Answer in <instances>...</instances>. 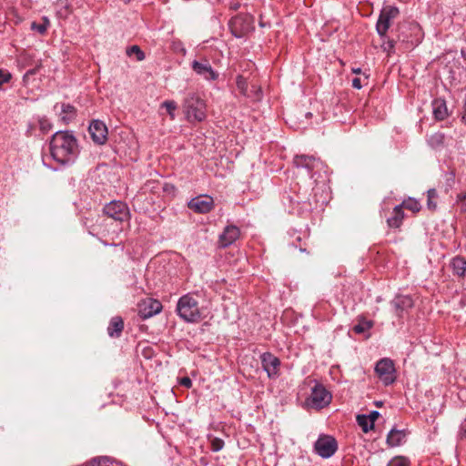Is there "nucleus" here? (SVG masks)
<instances>
[{
	"label": "nucleus",
	"instance_id": "nucleus-1",
	"mask_svg": "<svg viewBox=\"0 0 466 466\" xmlns=\"http://www.w3.org/2000/svg\"><path fill=\"white\" fill-rule=\"evenodd\" d=\"M78 145L75 136L69 131L56 132L50 141V154L60 165L73 164L78 156Z\"/></svg>",
	"mask_w": 466,
	"mask_h": 466
},
{
	"label": "nucleus",
	"instance_id": "nucleus-2",
	"mask_svg": "<svg viewBox=\"0 0 466 466\" xmlns=\"http://www.w3.org/2000/svg\"><path fill=\"white\" fill-rule=\"evenodd\" d=\"M293 163L298 168H305L315 182L318 183L320 179V182L325 184L328 180V167L319 158L308 155H297L293 159Z\"/></svg>",
	"mask_w": 466,
	"mask_h": 466
},
{
	"label": "nucleus",
	"instance_id": "nucleus-3",
	"mask_svg": "<svg viewBox=\"0 0 466 466\" xmlns=\"http://www.w3.org/2000/svg\"><path fill=\"white\" fill-rule=\"evenodd\" d=\"M198 297V294L187 293L178 299L176 311L184 321L197 323L201 320Z\"/></svg>",
	"mask_w": 466,
	"mask_h": 466
},
{
	"label": "nucleus",
	"instance_id": "nucleus-4",
	"mask_svg": "<svg viewBox=\"0 0 466 466\" xmlns=\"http://www.w3.org/2000/svg\"><path fill=\"white\" fill-rule=\"evenodd\" d=\"M183 107L189 121L201 122L206 118V104L196 93L187 94Z\"/></svg>",
	"mask_w": 466,
	"mask_h": 466
},
{
	"label": "nucleus",
	"instance_id": "nucleus-5",
	"mask_svg": "<svg viewBox=\"0 0 466 466\" xmlns=\"http://www.w3.org/2000/svg\"><path fill=\"white\" fill-rule=\"evenodd\" d=\"M375 372L384 386L391 385L396 380L394 362L388 358L380 360L375 366Z\"/></svg>",
	"mask_w": 466,
	"mask_h": 466
},
{
	"label": "nucleus",
	"instance_id": "nucleus-6",
	"mask_svg": "<svg viewBox=\"0 0 466 466\" xmlns=\"http://www.w3.org/2000/svg\"><path fill=\"white\" fill-rule=\"evenodd\" d=\"M399 14V8L393 5H386L381 9L376 24V30L380 37H386L391 21L395 19Z\"/></svg>",
	"mask_w": 466,
	"mask_h": 466
},
{
	"label": "nucleus",
	"instance_id": "nucleus-7",
	"mask_svg": "<svg viewBox=\"0 0 466 466\" xmlns=\"http://www.w3.org/2000/svg\"><path fill=\"white\" fill-rule=\"evenodd\" d=\"M104 213L116 220V221H127L130 218V212L127 205L120 200H113L106 204L103 208Z\"/></svg>",
	"mask_w": 466,
	"mask_h": 466
},
{
	"label": "nucleus",
	"instance_id": "nucleus-8",
	"mask_svg": "<svg viewBox=\"0 0 466 466\" xmlns=\"http://www.w3.org/2000/svg\"><path fill=\"white\" fill-rule=\"evenodd\" d=\"M316 453L323 459L330 458L338 450L335 438L329 435H320L314 444Z\"/></svg>",
	"mask_w": 466,
	"mask_h": 466
},
{
	"label": "nucleus",
	"instance_id": "nucleus-9",
	"mask_svg": "<svg viewBox=\"0 0 466 466\" xmlns=\"http://www.w3.org/2000/svg\"><path fill=\"white\" fill-rule=\"evenodd\" d=\"M332 400L331 393L322 385L317 383L312 389L309 400L311 408H326Z\"/></svg>",
	"mask_w": 466,
	"mask_h": 466
},
{
	"label": "nucleus",
	"instance_id": "nucleus-10",
	"mask_svg": "<svg viewBox=\"0 0 466 466\" xmlns=\"http://www.w3.org/2000/svg\"><path fill=\"white\" fill-rule=\"evenodd\" d=\"M191 68L200 77L207 81H215L218 78V73L215 71L207 58L193 60Z\"/></svg>",
	"mask_w": 466,
	"mask_h": 466
},
{
	"label": "nucleus",
	"instance_id": "nucleus-11",
	"mask_svg": "<svg viewBox=\"0 0 466 466\" xmlns=\"http://www.w3.org/2000/svg\"><path fill=\"white\" fill-rule=\"evenodd\" d=\"M188 208L197 213L206 214L214 208V200L210 196L201 195L192 198Z\"/></svg>",
	"mask_w": 466,
	"mask_h": 466
},
{
	"label": "nucleus",
	"instance_id": "nucleus-12",
	"mask_svg": "<svg viewBox=\"0 0 466 466\" xmlns=\"http://www.w3.org/2000/svg\"><path fill=\"white\" fill-rule=\"evenodd\" d=\"M261 364L268 378L272 379L279 376L280 361L275 355L269 352L263 353L261 355Z\"/></svg>",
	"mask_w": 466,
	"mask_h": 466
},
{
	"label": "nucleus",
	"instance_id": "nucleus-13",
	"mask_svg": "<svg viewBox=\"0 0 466 466\" xmlns=\"http://www.w3.org/2000/svg\"><path fill=\"white\" fill-rule=\"evenodd\" d=\"M92 140L97 145H103L107 139V127L100 120H93L88 127Z\"/></svg>",
	"mask_w": 466,
	"mask_h": 466
},
{
	"label": "nucleus",
	"instance_id": "nucleus-14",
	"mask_svg": "<svg viewBox=\"0 0 466 466\" xmlns=\"http://www.w3.org/2000/svg\"><path fill=\"white\" fill-rule=\"evenodd\" d=\"M138 314L143 319H148L152 316L159 313L162 309L161 303L153 299H145L142 303L138 305Z\"/></svg>",
	"mask_w": 466,
	"mask_h": 466
},
{
	"label": "nucleus",
	"instance_id": "nucleus-15",
	"mask_svg": "<svg viewBox=\"0 0 466 466\" xmlns=\"http://www.w3.org/2000/svg\"><path fill=\"white\" fill-rule=\"evenodd\" d=\"M239 228L235 225H228L219 235L218 245L220 248H227L232 245L239 238Z\"/></svg>",
	"mask_w": 466,
	"mask_h": 466
},
{
	"label": "nucleus",
	"instance_id": "nucleus-16",
	"mask_svg": "<svg viewBox=\"0 0 466 466\" xmlns=\"http://www.w3.org/2000/svg\"><path fill=\"white\" fill-rule=\"evenodd\" d=\"M249 25L248 18L241 15L233 17L229 22L231 32L238 38L242 37L248 31Z\"/></svg>",
	"mask_w": 466,
	"mask_h": 466
},
{
	"label": "nucleus",
	"instance_id": "nucleus-17",
	"mask_svg": "<svg viewBox=\"0 0 466 466\" xmlns=\"http://www.w3.org/2000/svg\"><path fill=\"white\" fill-rule=\"evenodd\" d=\"M394 309V313L398 318H401L403 313L413 307V300L410 296H396L390 302Z\"/></svg>",
	"mask_w": 466,
	"mask_h": 466
},
{
	"label": "nucleus",
	"instance_id": "nucleus-18",
	"mask_svg": "<svg viewBox=\"0 0 466 466\" xmlns=\"http://www.w3.org/2000/svg\"><path fill=\"white\" fill-rule=\"evenodd\" d=\"M431 106L432 113L436 120H444L448 116V108L444 99L435 98Z\"/></svg>",
	"mask_w": 466,
	"mask_h": 466
},
{
	"label": "nucleus",
	"instance_id": "nucleus-19",
	"mask_svg": "<svg viewBox=\"0 0 466 466\" xmlns=\"http://www.w3.org/2000/svg\"><path fill=\"white\" fill-rule=\"evenodd\" d=\"M407 436L405 430H397L392 428L387 435V443L390 447H396L400 445Z\"/></svg>",
	"mask_w": 466,
	"mask_h": 466
},
{
	"label": "nucleus",
	"instance_id": "nucleus-20",
	"mask_svg": "<svg viewBox=\"0 0 466 466\" xmlns=\"http://www.w3.org/2000/svg\"><path fill=\"white\" fill-rule=\"evenodd\" d=\"M124 329V322L120 317H114L107 328V332L110 337H119Z\"/></svg>",
	"mask_w": 466,
	"mask_h": 466
},
{
	"label": "nucleus",
	"instance_id": "nucleus-21",
	"mask_svg": "<svg viewBox=\"0 0 466 466\" xmlns=\"http://www.w3.org/2000/svg\"><path fill=\"white\" fill-rule=\"evenodd\" d=\"M404 218V213L401 206H396L393 209L392 216L387 219L388 225L390 228H399Z\"/></svg>",
	"mask_w": 466,
	"mask_h": 466
},
{
	"label": "nucleus",
	"instance_id": "nucleus-22",
	"mask_svg": "<svg viewBox=\"0 0 466 466\" xmlns=\"http://www.w3.org/2000/svg\"><path fill=\"white\" fill-rule=\"evenodd\" d=\"M451 268L454 274L462 277L466 272V259L462 257H455L451 260Z\"/></svg>",
	"mask_w": 466,
	"mask_h": 466
},
{
	"label": "nucleus",
	"instance_id": "nucleus-23",
	"mask_svg": "<svg viewBox=\"0 0 466 466\" xmlns=\"http://www.w3.org/2000/svg\"><path fill=\"white\" fill-rule=\"evenodd\" d=\"M76 116V108L70 104H62L61 106V120L65 123H69Z\"/></svg>",
	"mask_w": 466,
	"mask_h": 466
},
{
	"label": "nucleus",
	"instance_id": "nucleus-24",
	"mask_svg": "<svg viewBox=\"0 0 466 466\" xmlns=\"http://www.w3.org/2000/svg\"><path fill=\"white\" fill-rule=\"evenodd\" d=\"M356 420L364 433H368L374 429L373 422L366 414H358Z\"/></svg>",
	"mask_w": 466,
	"mask_h": 466
},
{
	"label": "nucleus",
	"instance_id": "nucleus-25",
	"mask_svg": "<svg viewBox=\"0 0 466 466\" xmlns=\"http://www.w3.org/2000/svg\"><path fill=\"white\" fill-rule=\"evenodd\" d=\"M427 141H428V144L430 145V147L437 149V148L443 147L444 141H445V136L443 133L436 132V133L431 135L428 137Z\"/></svg>",
	"mask_w": 466,
	"mask_h": 466
},
{
	"label": "nucleus",
	"instance_id": "nucleus-26",
	"mask_svg": "<svg viewBox=\"0 0 466 466\" xmlns=\"http://www.w3.org/2000/svg\"><path fill=\"white\" fill-rule=\"evenodd\" d=\"M126 54L129 57L135 56L137 61H143L146 57L145 53L142 51V49L136 45L127 47L126 50Z\"/></svg>",
	"mask_w": 466,
	"mask_h": 466
},
{
	"label": "nucleus",
	"instance_id": "nucleus-27",
	"mask_svg": "<svg viewBox=\"0 0 466 466\" xmlns=\"http://www.w3.org/2000/svg\"><path fill=\"white\" fill-rule=\"evenodd\" d=\"M236 84L241 95L244 96H250L248 93V84L243 76H237Z\"/></svg>",
	"mask_w": 466,
	"mask_h": 466
},
{
	"label": "nucleus",
	"instance_id": "nucleus-28",
	"mask_svg": "<svg viewBox=\"0 0 466 466\" xmlns=\"http://www.w3.org/2000/svg\"><path fill=\"white\" fill-rule=\"evenodd\" d=\"M33 59V56L27 52H22L17 56V64L22 68L25 67L30 64V61Z\"/></svg>",
	"mask_w": 466,
	"mask_h": 466
},
{
	"label": "nucleus",
	"instance_id": "nucleus-29",
	"mask_svg": "<svg viewBox=\"0 0 466 466\" xmlns=\"http://www.w3.org/2000/svg\"><path fill=\"white\" fill-rule=\"evenodd\" d=\"M162 106L167 109L170 118L175 119V111L177 108V103L173 100H166L162 103Z\"/></svg>",
	"mask_w": 466,
	"mask_h": 466
},
{
	"label": "nucleus",
	"instance_id": "nucleus-30",
	"mask_svg": "<svg viewBox=\"0 0 466 466\" xmlns=\"http://www.w3.org/2000/svg\"><path fill=\"white\" fill-rule=\"evenodd\" d=\"M437 191L434 188H431L428 190V201L427 206L431 210H435L437 208V203L433 201L434 198H437Z\"/></svg>",
	"mask_w": 466,
	"mask_h": 466
},
{
	"label": "nucleus",
	"instance_id": "nucleus-31",
	"mask_svg": "<svg viewBox=\"0 0 466 466\" xmlns=\"http://www.w3.org/2000/svg\"><path fill=\"white\" fill-rule=\"evenodd\" d=\"M381 38H382L381 48L383 49V51L387 52L388 54L392 53L394 51V46H395L394 40H391V39L388 38L387 36L381 37Z\"/></svg>",
	"mask_w": 466,
	"mask_h": 466
},
{
	"label": "nucleus",
	"instance_id": "nucleus-32",
	"mask_svg": "<svg viewBox=\"0 0 466 466\" xmlns=\"http://www.w3.org/2000/svg\"><path fill=\"white\" fill-rule=\"evenodd\" d=\"M372 327L371 321H363L354 326L353 330L358 333H363Z\"/></svg>",
	"mask_w": 466,
	"mask_h": 466
},
{
	"label": "nucleus",
	"instance_id": "nucleus-33",
	"mask_svg": "<svg viewBox=\"0 0 466 466\" xmlns=\"http://www.w3.org/2000/svg\"><path fill=\"white\" fill-rule=\"evenodd\" d=\"M248 93L250 95V96H248V97L251 98L252 100L258 101V100L261 99L262 91H261L260 87H258L255 85H253L251 86L250 91H248Z\"/></svg>",
	"mask_w": 466,
	"mask_h": 466
},
{
	"label": "nucleus",
	"instance_id": "nucleus-34",
	"mask_svg": "<svg viewBox=\"0 0 466 466\" xmlns=\"http://www.w3.org/2000/svg\"><path fill=\"white\" fill-rule=\"evenodd\" d=\"M11 77L12 76L8 71L0 68V90L3 89L4 84L10 81Z\"/></svg>",
	"mask_w": 466,
	"mask_h": 466
},
{
	"label": "nucleus",
	"instance_id": "nucleus-35",
	"mask_svg": "<svg viewBox=\"0 0 466 466\" xmlns=\"http://www.w3.org/2000/svg\"><path fill=\"white\" fill-rule=\"evenodd\" d=\"M38 122L39 127L44 133H46L51 130L52 124L46 117H41Z\"/></svg>",
	"mask_w": 466,
	"mask_h": 466
},
{
	"label": "nucleus",
	"instance_id": "nucleus-36",
	"mask_svg": "<svg viewBox=\"0 0 466 466\" xmlns=\"http://www.w3.org/2000/svg\"><path fill=\"white\" fill-rule=\"evenodd\" d=\"M224 447V441L218 438H214L211 441V450L213 451H219Z\"/></svg>",
	"mask_w": 466,
	"mask_h": 466
},
{
	"label": "nucleus",
	"instance_id": "nucleus-37",
	"mask_svg": "<svg viewBox=\"0 0 466 466\" xmlns=\"http://www.w3.org/2000/svg\"><path fill=\"white\" fill-rule=\"evenodd\" d=\"M31 29L34 30V31L38 32L41 35H44L46 32V30H47L46 28V25H44L41 23H36V22H33L31 24Z\"/></svg>",
	"mask_w": 466,
	"mask_h": 466
},
{
	"label": "nucleus",
	"instance_id": "nucleus-38",
	"mask_svg": "<svg viewBox=\"0 0 466 466\" xmlns=\"http://www.w3.org/2000/svg\"><path fill=\"white\" fill-rule=\"evenodd\" d=\"M458 203L461 212L466 213V191L458 196Z\"/></svg>",
	"mask_w": 466,
	"mask_h": 466
},
{
	"label": "nucleus",
	"instance_id": "nucleus-39",
	"mask_svg": "<svg viewBox=\"0 0 466 466\" xmlns=\"http://www.w3.org/2000/svg\"><path fill=\"white\" fill-rule=\"evenodd\" d=\"M86 466H111L106 459H95L91 461Z\"/></svg>",
	"mask_w": 466,
	"mask_h": 466
},
{
	"label": "nucleus",
	"instance_id": "nucleus-40",
	"mask_svg": "<svg viewBox=\"0 0 466 466\" xmlns=\"http://www.w3.org/2000/svg\"><path fill=\"white\" fill-rule=\"evenodd\" d=\"M392 466H410V462L405 458H397L393 461Z\"/></svg>",
	"mask_w": 466,
	"mask_h": 466
},
{
	"label": "nucleus",
	"instance_id": "nucleus-41",
	"mask_svg": "<svg viewBox=\"0 0 466 466\" xmlns=\"http://www.w3.org/2000/svg\"><path fill=\"white\" fill-rule=\"evenodd\" d=\"M179 384L187 389L192 386V380L188 377H183L179 380Z\"/></svg>",
	"mask_w": 466,
	"mask_h": 466
},
{
	"label": "nucleus",
	"instance_id": "nucleus-42",
	"mask_svg": "<svg viewBox=\"0 0 466 466\" xmlns=\"http://www.w3.org/2000/svg\"><path fill=\"white\" fill-rule=\"evenodd\" d=\"M37 70H38V67H37V66H36V67H35V68H33V69L28 70V71L24 75V76H23V82H24L25 84H26V83H27V81H28V79H29V77H30L31 76H33V75L36 74Z\"/></svg>",
	"mask_w": 466,
	"mask_h": 466
},
{
	"label": "nucleus",
	"instance_id": "nucleus-43",
	"mask_svg": "<svg viewBox=\"0 0 466 466\" xmlns=\"http://www.w3.org/2000/svg\"><path fill=\"white\" fill-rule=\"evenodd\" d=\"M405 207L412 211H418L420 207L419 203L416 201H410L409 203H404Z\"/></svg>",
	"mask_w": 466,
	"mask_h": 466
},
{
	"label": "nucleus",
	"instance_id": "nucleus-44",
	"mask_svg": "<svg viewBox=\"0 0 466 466\" xmlns=\"http://www.w3.org/2000/svg\"><path fill=\"white\" fill-rule=\"evenodd\" d=\"M362 80L360 77H355L352 79V86L356 89H360L362 87Z\"/></svg>",
	"mask_w": 466,
	"mask_h": 466
},
{
	"label": "nucleus",
	"instance_id": "nucleus-45",
	"mask_svg": "<svg viewBox=\"0 0 466 466\" xmlns=\"http://www.w3.org/2000/svg\"><path fill=\"white\" fill-rule=\"evenodd\" d=\"M367 416L371 420L374 425L376 420L380 417V412L377 410H372L371 412Z\"/></svg>",
	"mask_w": 466,
	"mask_h": 466
},
{
	"label": "nucleus",
	"instance_id": "nucleus-46",
	"mask_svg": "<svg viewBox=\"0 0 466 466\" xmlns=\"http://www.w3.org/2000/svg\"><path fill=\"white\" fill-rule=\"evenodd\" d=\"M460 436L466 439V418L462 421L460 429Z\"/></svg>",
	"mask_w": 466,
	"mask_h": 466
},
{
	"label": "nucleus",
	"instance_id": "nucleus-47",
	"mask_svg": "<svg viewBox=\"0 0 466 466\" xmlns=\"http://www.w3.org/2000/svg\"><path fill=\"white\" fill-rule=\"evenodd\" d=\"M44 25H46V28L47 29L50 25V21L46 16L42 17V23Z\"/></svg>",
	"mask_w": 466,
	"mask_h": 466
},
{
	"label": "nucleus",
	"instance_id": "nucleus-48",
	"mask_svg": "<svg viewBox=\"0 0 466 466\" xmlns=\"http://www.w3.org/2000/svg\"><path fill=\"white\" fill-rule=\"evenodd\" d=\"M463 108H464V111H463L462 120L464 123H466V100H465Z\"/></svg>",
	"mask_w": 466,
	"mask_h": 466
},
{
	"label": "nucleus",
	"instance_id": "nucleus-49",
	"mask_svg": "<svg viewBox=\"0 0 466 466\" xmlns=\"http://www.w3.org/2000/svg\"><path fill=\"white\" fill-rule=\"evenodd\" d=\"M352 72H353L354 74H360V73L361 72V69H360V67H358V68H352Z\"/></svg>",
	"mask_w": 466,
	"mask_h": 466
},
{
	"label": "nucleus",
	"instance_id": "nucleus-50",
	"mask_svg": "<svg viewBox=\"0 0 466 466\" xmlns=\"http://www.w3.org/2000/svg\"><path fill=\"white\" fill-rule=\"evenodd\" d=\"M238 7H239V4L238 3H236V4L231 5V8L234 9V10H237Z\"/></svg>",
	"mask_w": 466,
	"mask_h": 466
},
{
	"label": "nucleus",
	"instance_id": "nucleus-51",
	"mask_svg": "<svg viewBox=\"0 0 466 466\" xmlns=\"http://www.w3.org/2000/svg\"><path fill=\"white\" fill-rule=\"evenodd\" d=\"M374 404L376 406H381L382 405V402L381 401H375Z\"/></svg>",
	"mask_w": 466,
	"mask_h": 466
},
{
	"label": "nucleus",
	"instance_id": "nucleus-52",
	"mask_svg": "<svg viewBox=\"0 0 466 466\" xmlns=\"http://www.w3.org/2000/svg\"><path fill=\"white\" fill-rule=\"evenodd\" d=\"M122 2H124L125 4H128L130 3L132 0H121Z\"/></svg>",
	"mask_w": 466,
	"mask_h": 466
},
{
	"label": "nucleus",
	"instance_id": "nucleus-53",
	"mask_svg": "<svg viewBox=\"0 0 466 466\" xmlns=\"http://www.w3.org/2000/svg\"><path fill=\"white\" fill-rule=\"evenodd\" d=\"M450 176L451 177V180H453V177H454V173L451 171Z\"/></svg>",
	"mask_w": 466,
	"mask_h": 466
}]
</instances>
